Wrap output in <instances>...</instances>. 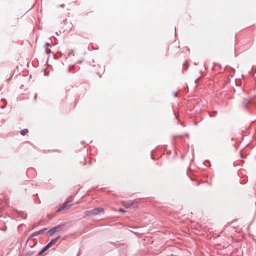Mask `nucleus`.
<instances>
[{"instance_id": "nucleus-7", "label": "nucleus", "mask_w": 256, "mask_h": 256, "mask_svg": "<svg viewBox=\"0 0 256 256\" xmlns=\"http://www.w3.org/2000/svg\"><path fill=\"white\" fill-rule=\"evenodd\" d=\"M45 230H42L38 232L34 233V236H38L40 234H42L44 232Z\"/></svg>"}, {"instance_id": "nucleus-10", "label": "nucleus", "mask_w": 256, "mask_h": 256, "mask_svg": "<svg viewBox=\"0 0 256 256\" xmlns=\"http://www.w3.org/2000/svg\"><path fill=\"white\" fill-rule=\"evenodd\" d=\"M119 210L120 212H126V211H125L124 209H122V208H119V210Z\"/></svg>"}, {"instance_id": "nucleus-12", "label": "nucleus", "mask_w": 256, "mask_h": 256, "mask_svg": "<svg viewBox=\"0 0 256 256\" xmlns=\"http://www.w3.org/2000/svg\"><path fill=\"white\" fill-rule=\"evenodd\" d=\"M174 96L176 97V94H174Z\"/></svg>"}, {"instance_id": "nucleus-4", "label": "nucleus", "mask_w": 256, "mask_h": 256, "mask_svg": "<svg viewBox=\"0 0 256 256\" xmlns=\"http://www.w3.org/2000/svg\"><path fill=\"white\" fill-rule=\"evenodd\" d=\"M62 226H58L56 227H54L50 229L48 232V234L50 236H52L54 233L60 232L62 230Z\"/></svg>"}, {"instance_id": "nucleus-2", "label": "nucleus", "mask_w": 256, "mask_h": 256, "mask_svg": "<svg viewBox=\"0 0 256 256\" xmlns=\"http://www.w3.org/2000/svg\"><path fill=\"white\" fill-rule=\"evenodd\" d=\"M60 236H58L52 239L50 242L46 246L38 253V255L42 254L45 251H46L50 247L55 244L58 240L60 238Z\"/></svg>"}, {"instance_id": "nucleus-1", "label": "nucleus", "mask_w": 256, "mask_h": 256, "mask_svg": "<svg viewBox=\"0 0 256 256\" xmlns=\"http://www.w3.org/2000/svg\"><path fill=\"white\" fill-rule=\"evenodd\" d=\"M72 201L73 198L69 197L62 205L59 206L56 212H60L61 210H68L72 205Z\"/></svg>"}, {"instance_id": "nucleus-5", "label": "nucleus", "mask_w": 256, "mask_h": 256, "mask_svg": "<svg viewBox=\"0 0 256 256\" xmlns=\"http://www.w3.org/2000/svg\"><path fill=\"white\" fill-rule=\"evenodd\" d=\"M122 204L125 208H129L132 206V203L130 202H123Z\"/></svg>"}, {"instance_id": "nucleus-13", "label": "nucleus", "mask_w": 256, "mask_h": 256, "mask_svg": "<svg viewBox=\"0 0 256 256\" xmlns=\"http://www.w3.org/2000/svg\"><path fill=\"white\" fill-rule=\"evenodd\" d=\"M46 44L47 46H48V45H49V44H48V43H46Z\"/></svg>"}, {"instance_id": "nucleus-8", "label": "nucleus", "mask_w": 256, "mask_h": 256, "mask_svg": "<svg viewBox=\"0 0 256 256\" xmlns=\"http://www.w3.org/2000/svg\"><path fill=\"white\" fill-rule=\"evenodd\" d=\"M184 67L185 69H187L188 67V61H185L184 64Z\"/></svg>"}, {"instance_id": "nucleus-11", "label": "nucleus", "mask_w": 256, "mask_h": 256, "mask_svg": "<svg viewBox=\"0 0 256 256\" xmlns=\"http://www.w3.org/2000/svg\"><path fill=\"white\" fill-rule=\"evenodd\" d=\"M70 55H72L73 56L74 55V50H71V52H70Z\"/></svg>"}, {"instance_id": "nucleus-3", "label": "nucleus", "mask_w": 256, "mask_h": 256, "mask_svg": "<svg viewBox=\"0 0 256 256\" xmlns=\"http://www.w3.org/2000/svg\"><path fill=\"white\" fill-rule=\"evenodd\" d=\"M104 212V209L101 208H94L92 210H87L85 212L86 215L88 216H92L97 215L100 213H103Z\"/></svg>"}, {"instance_id": "nucleus-9", "label": "nucleus", "mask_w": 256, "mask_h": 256, "mask_svg": "<svg viewBox=\"0 0 256 256\" xmlns=\"http://www.w3.org/2000/svg\"><path fill=\"white\" fill-rule=\"evenodd\" d=\"M46 52L47 54H50L51 52V50L49 48H46Z\"/></svg>"}, {"instance_id": "nucleus-6", "label": "nucleus", "mask_w": 256, "mask_h": 256, "mask_svg": "<svg viewBox=\"0 0 256 256\" xmlns=\"http://www.w3.org/2000/svg\"><path fill=\"white\" fill-rule=\"evenodd\" d=\"M28 129H24L20 132V134L22 136H24L28 132Z\"/></svg>"}]
</instances>
